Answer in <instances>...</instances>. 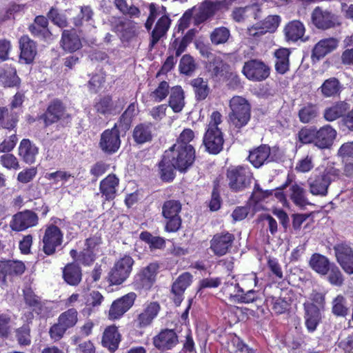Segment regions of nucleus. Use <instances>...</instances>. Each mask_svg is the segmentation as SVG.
<instances>
[{
	"mask_svg": "<svg viewBox=\"0 0 353 353\" xmlns=\"http://www.w3.org/2000/svg\"><path fill=\"white\" fill-rule=\"evenodd\" d=\"M340 174L339 169L327 164L322 171L313 173L307 179L310 192L314 196H327L330 185L339 179Z\"/></svg>",
	"mask_w": 353,
	"mask_h": 353,
	"instance_id": "f257e3e1",
	"label": "nucleus"
},
{
	"mask_svg": "<svg viewBox=\"0 0 353 353\" xmlns=\"http://www.w3.org/2000/svg\"><path fill=\"white\" fill-rule=\"evenodd\" d=\"M222 122V115L218 111H214L210 117L203 136V143L206 151L210 154H217L223 149L224 143L223 134L219 125Z\"/></svg>",
	"mask_w": 353,
	"mask_h": 353,
	"instance_id": "f03ea898",
	"label": "nucleus"
},
{
	"mask_svg": "<svg viewBox=\"0 0 353 353\" xmlns=\"http://www.w3.org/2000/svg\"><path fill=\"white\" fill-rule=\"evenodd\" d=\"M229 106L230 124L237 129L245 126L251 117V106L248 100L240 96H234L230 100Z\"/></svg>",
	"mask_w": 353,
	"mask_h": 353,
	"instance_id": "7ed1b4c3",
	"label": "nucleus"
},
{
	"mask_svg": "<svg viewBox=\"0 0 353 353\" xmlns=\"http://www.w3.org/2000/svg\"><path fill=\"white\" fill-rule=\"evenodd\" d=\"M166 154H169L174 168L181 172H186L195 160V150L193 146L174 144Z\"/></svg>",
	"mask_w": 353,
	"mask_h": 353,
	"instance_id": "20e7f679",
	"label": "nucleus"
},
{
	"mask_svg": "<svg viewBox=\"0 0 353 353\" xmlns=\"http://www.w3.org/2000/svg\"><path fill=\"white\" fill-rule=\"evenodd\" d=\"M226 177L230 188L232 191L240 192L250 185L252 173L248 166H232L228 169Z\"/></svg>",
	"mask_w": 353,
	"mask_h": 353,
	"instance_id": "39448f33",
	"label": "nucleus"
},
{
	"mask_svg": "<svg viewBox=\"0 0 353 353\" xmlns=\"http://www.w3.org/2000/svg\"><path fill=\"white\" fill-rule=\"evenodd\" d=\"M134 263V261L130 255H124L117 260L108 275L110 285L122 284L130 276Z\"/></svg>",
	"mask_w": 353,
	"mask_h": 353,
	"instance_id": "423d86ee",
	"label": "nucleus"
},
{
	"mask_svg": "<svg viewBox=\"0 0 353 353\" xmlns=\"http://www.w3.org/2000/svg\"><path fill=\"white\" fill-rule=\"evenodd\" d=\"M181 203L178 200L170 199L164 202L162 206V215L166 219L165 230L168 232H176L181 226L179 215Z\"/></svg>",
	"mask_w": 353,
	"mask_h": 353,
	"instance_id": "0eeeda50",
	"label": "nucleus"
},
{
	"mask_svg": "<svg viewBox=\"0 0 353 353\" xmlns=\"http://www.w3.org/2000/svg\"><path fill=\"white\" fill-rule=\"evenodd\" d=\"M248 159L255 168H260L264 163L279 161L280 150L278 148H270L266 145H262L250 151Z\"/></svg>",
	"mask_w": 353,
	"mask_h": 353,
	"instance_id": "6e6552de",
	"label": "nucleus"
},
{
	"mask_svg": "<svg viewBox=\"0 0 353 353\" xmlns=\"http://www.w3.org/2000/svg\"><path fill=\"white\" fill-rule=\"evenodd\" d=\"M63 241V234L54 224L47 225L42 238L43 252L48 256L55 253L58 247L61 246Z\"/></svg>",
	"mask_w": 353,
	"mask_h": 353,
	"instance_id": "1a4fd4ad",
	"label": "nucleus"
},
{
	"mask_svg": "<svg viewBox=\"0 0 353 353\" xmlns=\"http://www.w3.org/2000/svg\"><path fill=\"white\" fill-rule=\"evenodd\" d=\"M160 310L161 306L157 301L144 304L143 308L137 312L133 320L134 325L138 329H145L151 326Z\"/></svg>",
	"mask_w": 353,
	"mask_h": 353,
	"instance_id": "9d476101",
	"label": "nucleus"
},
{
	"mask_svg": "<svg viewBox=\"0 0 353 353\" xmlns=\"http://www.w3.org/2000/svg\"><path fill=\"white\" fill-rule=\"evenodd\" d=\"M39 216L31 210H24L14 214L10 221V228L12 231L23 232L39 223Z\"/></svg>",
	"mask_w": 353,
	"mask_h": 353,
	"instance_id": "9b49d317",
	"label": "nucleus"
},
{
	"mask_svg": "<svg viewBox=\"0 0 353 353\" xmlns=\"http://www.w3.org/2000/svg\"><path fill=\"white\" fill-rule=\"evenodd\" d=\"M112 30L119 35L123 41H129L137 34V23L119 17H111L109 19Z\"/></svg>",
	"mask_w": 353,
	"mask_h": 353,
	"instance_id": "f8f14e48",
	"label": "nucleus"
},
{
	"mask_svg": "<svg viewBox=\"0 0 353 353\" xmlns=\"http://www.w3.org/2000/svg\"><path fill=\"white\" fill-rule=\"evenodd\" d=\"M242 72L250 81H262L269 77L270 69L263 61L251 59L245 62Z\"/></svg>",
	"mask_w": 353,
	"mask_h": 353,
	"instance_id": "ddd939ff",
	"label": "nucleus"
},
{
	"mask_svg": "<svg viewBox=\"0 0 353 353\" xmlns=\"http://www.w3.org/2000/svg\"><path fill=\"white\" fill-rule=\"evenodd\" d=\"M99 146L107 154H112L119 150L121 146V139L117 124L111 129H107L101 133Z\"/></svg>",
	"mask_w": 353,
	"mask_h": 353,
	"instance_id": "4468645a",
	"label": "nucleus"
},
{
	"mask_svg": "<svg viewBox=\"0 0 353 353\" xmlns=\"http://www.w3.org/2000/svg\"><path fill=\"white\" fill-rule=\"evenodd\" d=\"M235 236L228 231L214 234L210 241V249L216 256H223L232 248Z\"/></svg>",
	"mask_w": 353,
	"mask_h": 353,
	"instance_id": "2eb2a0df",
	"label": "nucleus"
},
{
	"mask_svg": "<svg viewBox=\"0 0 353 353\" xmlns=\"http://www.w3.org/2000/svg\"><path fill=\"white\" fill-rule=\"evenodd\" d=\"M311 21L312 24L320 30H327L339 24L338 19L334 14L319 6L312 11Z\"/></svg>",
	"mask_w": 353,
	"mask_h": 353,
	"instance_id": "dca6fc26",
	"label": "nucleus"
},
{
	"mask_svg": "<svg viewBox=\"0 0 353 353\" xmlns=\"http://www.w3.org/2000/svg\"><path fill=\"white\" fill-rule=\"evenodd\" d=\"M225 6V1H212L205 0L198 9H194L193 16L194 22L199 25L213 16L217 10L222 9Z\"/></svg>",
	"mask_w": 353,
	"mask_h": 353,
	"instance_id": "f3484780",
	"label": "nucleus"
},
{
	"mask_svg": "<svg viewBox=\"0 0 353 353\" xmlns=\"http://www.w3.org/2000/svg\"><path fill=\"white\" fill-rule=\"evenodd\" d=\"M25 270V265L21 261L0 260V286L6 285L8 277L21 275Z\"/></svg>",
	"mask_w": 353,
	"mask_h": 353,
	"instance_id": "a211bd4d",
	"label": "nucleus"
},
{
	"mask_svg": "<svg viewBox=\"0 0 353 353\" xmlns=\"http://www.w3.org/2000/svg\"><path fill=\"white\" fill-rule=\"evenodd\" d=\"M338 263L343 270L349 274H353V250L345 243L336 244L334 247Z\"/></svg>",
	"mask_w": 353,
	"mask_h": 353,
	"instance_id": "6ab92c4d",
	"label": "nucleus"
},
{
	"mask_svg": "<svg viewBox=\"0 0 353 353\" xmlns=\"http://www.w3.org/2000/svg\"><path fill=\"white\" fill-rule=\"evenodd\" d=\"M65 114L66 108L62 101L59 99H54L48 104L41 118L48 126L64 118Z\"/></svg>",
	"mask_w": 353,
	"mask_h": 353,
	"instance_id": "aec40b11",
	"label": "nucleus"
},
{
	"mask_svg": "<svg viewBox=\"0 0 353 353\" xmlns=\"http://www.w3.org/2000/svg\"><path fill=\"white\" fill-rule=\"evenodd\" d=\"M137 298L134 292H130L114 301L109 310V317L117 319L122 316L134 304Z\"/></svg>",
	"mask_w": 353,
	"mask_h": 353,
	"instance_id": "412c9836",
	"label": "nucleus"
},
{
	"mask_svg": "<svg viewBox=\"0 0 353 353\" xmlns=\"http://www.w3.org/2000/svg\"><path fill=\"white\" fill-rule=\"evenodd\" d=\"M159 268L156 263H150L134 276V285L139 289H150L155 280Z\"/></svg>",
	"mask_w": 353,
	"mask_h": 353,
	"instance_id": "4be33fe9",
	"label": "nucleus"
},
{
	"mask_svg": "<svg viewBox=\"0 0 353 353\" xmlns=\"http://www.w3.org/2000/svg\"><path fill=\"white\" fill-rule=\"evenodd\" d=\"M280 21L279 16L270 15L261 24H256L248 28V34L250 37H259L267 32H273L277 29Z\"/></svg>",
	"mask_w": 353,
	"mask_h": 353,
	"instance_id": "5701e85b",
	"label": "nucleus"
},
{
	"mask_svg": "<svg viewBox=\"0 0 353 353\" xmlns=\"http://www.w3.org/2000/svg\"><path fill=\"white\" fill-rule=\"evenodd\" d=\"M179 342L178 336L173 330H162L157 335L153 337L154 346L159 350H169L174 347Z\"/></svg>",
	"mask_w": 353,
	"mask_h": 353,
	"instance_id": "b1692460",
	"label": "nucleus"
},
{
	"mask_svg": "<svg viewBox=\"0 0 353 353\" xmlns=\"http://www.w3.org/2000/svg\"><path fill=\"white\" fill-rule=\"evenodd\" d=\"M315 146L320 149L329 148L336 139L337 132L330 125H325L319 130L316 128Z\"/></svg>",
	"mask_w": 353,
	"mask_h": 353,
	"instance_id": "393cba45",
	"label": "nucleus"
},
{
	"mask_svg": "<svg viewBox=\"0 0 353 353\" xmlns=\"http://www.w3.org/2000/svg\"><path fill=\"white\" fill-rule=\"evenodd\" d=\"M192 282V275L189 272L181 274L173 283L172 293L176 305H179L183 299V294Z\"/></svg>",
	"mask_w": 353,
	"mask_h": 353,
	"instance_id": "a878e982",
	"label": "nucleus"
},
{
	"mask_svg": "<svg viewBox=\"0 0 353 353\" xmlns=\"http://www.w3.org/2000/svg\"><path fill=\"white\" fill-rule=\"evenodd\" d=\"M162 11L164 14L159 19L151 33V39L149 45L150 48H154L160 39L166 34L171 24V19L165 14L166 9L163 6L162 7Z\"/></svg>",
	"mask_w": 353,
	"mask_h": 353,
	"instance_id": "bb28decb",
	"label": "nucleus"
},
{
	"mask_svg": "<svg viewBox=\"0 0 353 353\" xmlns=\"http://www.w3.org/2000/svg\"><path fill=\"white\" fill-rule=\"evenodd\" d=\"M119 179L115 174H109L99 184V192L105 201L113 200L117 195Z\"/></svg>",
	"mask_w": 353,
	"mask_h": 353,
	"instance_id": "cd10ccee",
	"label": "nucleus"
},
{
	"mask_svg": "<svg viewBox=\"0 0 353 353\" xmlns=\"http://www.w3.org/2000/svg\"><path fill=\"white\" fill-rule=\"evenodd\" d=\"M305 325L310 333L314 332L320 324L322 315L319 308L314 303L304 305Z\"/></svg>",
	"mask_w": 353,
	"mask_h": 353,
	"instance_id": "c85d7f7f",
	"label": "nucleus"
},
{
	"mask_svg": "<svg viewBox=\"0 0 353 353\" xmlns=\"http://www.w3.org/2000/svg\"><path fill=\"white\" fill-rule=\"evenodd\" d=\"M121 336L115 325L107 327L102 336L101 344L111 353L114 352L119 347Z\"/></svg>",
	"mask_w": 353,
	"mask_h": 353,
	"instance_id": "c756f323",
	"label": "nucleus"
},
{
	"mask_svg": "<svg viewBox=\"0 0 353 353\" xmlns=\"http://www.w3.org/2000/svg\"><path fill=\"white\" fill-rule=\"evenodd\" d=\"M20 59L26 63H31L37 55V44L28 35L19 39Z\"/></svg>",
	"mask_w": 353,
	"mask_h": 353,
	"instance_id": "7c9ffc66",
	"label": "nucleus"
},
{
	"mask_svg": "<svg viewBox=\"0 0 353 353\" xmlns=\"http://www.w3.org/2000/svg\"><path fill=\"white\" fill-rule=\"evenodd\" d=\"M61 48L66 52H73L81 48V41L74 29L64 30L60 41Z\"/></svg>",
	"mask_w": 353,
	"mask_h": 353,
	"instance_id": "2f4dec72",
	"label": "nucleus"
},
{
	"mask_svg": "<svg viewBox=\"0 0 353 353\" xmlns=\"http://www.w3.org/2000/svg\"><path fill=\"white\" fill-rule=\"evenodd\" d=\"M338 46L337 40L334 38H327L320 40L314 47L312 53L313 61H319L325 55L332 52Z\"/></svg>",
	"mask_w": 353,
	"mask_h": 353,
	"instance_id": "473e14b6",
	"label": "nucleus"
},
{
	"mask_svg": "<svg viewBox=\"0 0 353 353\" xmlns=\"http://www.w3.org/2000/svg\"><path fill=\"white\" fill-rule=\"evenodd\" d=\"M39 148L29 139H23L19 147V154L24 162L32 164L35 162Z\"/></svg>",
	"mask_w": 353,
	"mask_h": 353,
	"instance_id": "72a5a7b5",
	"label": "nucleus"
},
{
	"mask_svg": "<svg viewBox=\"0 0 353 353\" xmlns=\"http://www.w3.org/2000/svg\"><path fill=\"white\" fill-rule=\"evenodd\" d=\"M350 109V105L345 101H337L327 107L323 112V118L328 122H332L343 117Z\"/></svg>",
	"mask_w": 353,
	"mask_h": 353,
	"instance_id": "f704fd0d",
	"label": "nucleus"
},
{
	"mask_svg": "<svg viewBox=\"0 0 353 353\" xmlns=\"http://www.w3.org/2000/svg\"><path fill=\"white\" fill-rule=\"evenodd\" d=\"M343 85L336 77H330L323 81L318 90L325 98L335 97L340 95Z\"/></svg>",
	"mask_w": 353,
	"mask_h": 353,
	"instance_id": "c9c22d12",
	"label": "nucleus"
},
{
	"mask_svg": "<svg viewBox=\"0 0 353 353\" xmlns=\"http://www.w3.org/2000/svg\"><path fill=\"white\" fill-rule=\"evenodd\" d=\"M305 30V26L302 22L298 20L292 21L284 28L285 39L288 41L296 42L302 39Z\"/></svg>",
	"mask_w": 353,
	"mask_h": 353,
	"instance_id": "e433bc0d",
	"label": "nucleus"
},
{
	"mask_svg": "<svg viewBox=\"0 0 353 353\" xmlns=\"http://www.w3.org/2000/svg\"><path fill=\"white\" fill-rule=\"evenodd\" d=\"M309 264L314 271L323 276L326 275L330 269L329 259L326 256L318 253L312 255Z\"/></svg>",
	"mask_w": 353,
	"mask_h": 353,
	"instance_id": "4c0bfd02",
	"label": "nucleus"
},
{
	"mask_svg": "<svg viewBox=\"0 0 353 353\" xmlns=\"http://www.w3.org/2000/svg\"><path fill=\"white\" fill-rule=\"evenodd\" d=\"M81 270L75 263H68L63 270V278L70 285H77L81 281Z\"/></svg>",
	"mask_w": 353,
	"mask_h": 353,
	"instance_id": "58836bf2",
	"label": "nucleus"
},
{
	"mask_svg": "<svg viewBox=\"0 0 353 353\" xmlns=\"http://www.w3.org/2000/svg\"><path fill=\"white\" fill-rule=\"evenodd\" d=\"M289 197L299 207H304L309 204L304 188L297 183L292 184L289 188Z\"/></svg>",
	"mask_w": 353,
	"mask_h": 353,
	"instance_id": "ea45409f",
	"label": "nucleus"
},
{
	"mask_svg": "<svg viewBox=\"0 0 353 353\" xmlns=\"http://www.w3.org/2000/svg\"><path fill=\"white\" fill-rule=\"evenodd\" d=\"M290 51L288 48H279L274 52L275 70L283 74L289 70Z\"/></svg>",
	"mask_w": 353,
	"mask_h": 353,
	"instance_id": "a19ab883",
	"label": "nucleus"
},
{
	"mask_svg": "<svg viewBox=\"0 0 353 353\" xmlns=\"http://www.w3.org/2000/svg\"><path fill=\"white\" fill-rule=\"evenodd\" d=\"M184 92L181 86H174L170 90L169 106L174 112H180L185 105Z\"/></svg>",
	"mask_w": 353,
	"mask_h": 353,
	"instance_id": "79ce46f5",
	"label": "nucleus"
},
{
	"mask_svg": "<svg viewBox=\"0 0 353 353\" xmlns=\"http://www.w3.org/2000/svg\"><path fill=\"white\" fill-rule=\"evenodd\" d=\"M159 174L163 181L170 182L174 178L173 164L171 163L169 154H165L159 163Z\"/></svg>",
	"mask_w": 353,
	"mask_h": 353,
	"instance_id": "37998d69",
	"label": "nucleus"
},
{
	"mask_svg": "<svg viewBox=\"0 0 353 353\" xmlns=\"http://www.w3.org/2000/svg\"><path fill=\"white\" fill-rule=\"evenodd\" d=\"M97 112L103 115L114 114L119 111L117 110V105L112 101L110 96L101 97L94 104Z\"/></svg>",
	"mask_w": 353,
	"mask_h": 353,
	"instance_id": "c03bdc74",
	"label": "nucleus"
},
{
	"mask_svg": "<svg viewBox=\"0 0 353 353\" xmlns=\"http://www.w3.org/2000/svg\"><path fill=\"white\" fill-rule=\"evenodd\" d=\"M18 121L17 114L7 107H0V127L13 129Z\"/></svg>",
	"mask_w": 353,
	"mask_h": 353,
	"instance_id": "a18cd8bd",
	"label": "nucleus"
},
{
	"mask_svg": "<svg viewBox=\"0 0 353 353\" xmlns=\"http://www.w3.org/2000/svg\"><path fill=\"white\" fill-rule=\"evenodd\" d=\"M133 139L137 143L143 144L152 140L151 125L145 123L137 125L133 130Z\"/></svg>",
	"mask_w": 353,
	"mask_h": 353,
	"instance_id": "49530a36",
	"label": "nucleus"
},
{
	"mask_svg": "<svg viewBox=\"0 0 353 353\" xmlns=\"http://www.w3.org/2000/svg\"><path fill=\"white\" fill-rule=\"evenodd\" d=\"M299 118L301 123H308L314 121L319 115V108L316 105L308 103L299 110Z\"/></svg>",
	"mask_w": 353,
	"mask_h": 353,
	"instance_id": "de8ad7c7",
	"label": "nucleus"
},
{
	"mask_svg": "<svg viewBox=\"0 0 353 353\" xmlns=\"http://www.w3.org/2000/svg\"><path fill=\"white\" fill-rule=\"evenodd\" d=\"M267 305L276 314H281L288 310L290 303L289 300L282 297L268 296L265 299Z\"/></svg>",
	"mask_w": 353,
	"mask_h": 353,
	"instance_id": "09e8293b",
	"label": "nucleus"
},
{
	"mask_svg": "<svg viewBox=\"0 0 353 353\" xmlns=\"http://www.w3.org/2000/svg\"><path fill=\"white\" fill-rule=\"evenodd\" d=\"M191 85L193 87L195 97L198 101L204 100L210 92L207 81L203 78H196L192 80Z\"/></svg>",
	"mask_w": 353,
	"mask_h": 353,
	"instance_id": "8fccbe9b",
	"label": "nucleus"
},
{
	"mask_svg": "<svg viewBox=\"0 0 353 353\" xmlns=\"http://www.w3.org/2000/svg\"><path fill=\"white\" fill-rule=\"evenodd\" d=\"M234 287L237 292L235 296L237 297L239 302L250 303L258 299L259 292L257 291L251 289L245 292L244 289L238 283H234Z\"/></svg>",
	"mask_w": 353,
	"mask_h": 353,
	"instance_id": "3c124183",
	"label": "nucleus"
},
{
	"mask_svg": "<svg viewBox=\"0 0 353 353\" xmlns=\"http://www.w3.org/2000/svg\"><path fill=\"white\" fill-rule=\"evenodd\" d=\"M58 321L67 330L74 327L78 321V312L76 309L70 308L61 313Z\"/></svg>",
	"mask_w": 353,
	"mask_h": 353,
	"instance_id": "603ef678",
	"label": "nucleus"
},
{
	"mask_svg": "<svg viewBox=\"0 0 353 353\" xmlns=\"http://www.w3.org/2000/svg\"><path fill=\"white\" fill-rule=\"evenodd\" d=\"M140 239L147 243L151 249H163L165 246V239L160 236H154L148 232H142Z\"/></svg>",
	"mask_w": 353,
	"mask_h": 353,
	"instance_id": "864d4df0",
	"label": "nucleus"
},
{
	"mask_svg": "<svg viewBox=\"0 0 353 353\" xmlns=\"http://www.w3.org/2000/svg\"><path fill=\"white\" fill-rule=\"evenodd\" d=\"M15 337L20 346H28L31 343L30 328L24 324L15 330Z\"/></svg>",
	"mask_w": 353,
	"mask_h": 353,
	"instance_id": "5fc2aeb1",
	"label": "nucleus"
},
{
	"mask_svg": "<svg viewBox=\"0 0 353 353\" xmlns=\"http://www.w3.org/2000/svg\"><path fill=\"white\" fill-rule=\"evenodd\" d=\"M230 36V30L225 27L215 28L210 34V40L214 45L225 43Z\"/></svg>",
	"mask_w": 353,
	"mask_h": 353,
	"instance_id": "6e6d98bb",
	"label": "nucleus"
},
{
	"mask_svg": "<svg viewBox=\"0 0 353 353\" xmlns=\"http://www.w3.org/2000/svg\"><path fill=\"white\" fill-rule=\"evenodd\" d=\"M0 80L6 87H14L19 83V78L14 68H10L0 75Z\"/></svg>",
	"mask_w": 353,
	"mask_h": 353,
	"instance_id": "4d7b16f0",
	"label": "nucleus"
},
{
	"mask_svg": "<svg viewBox=\"0 0 353 353\" xmlns=\"http://www.w3.org/2000/svg\"><path fill=\"white\" fill-rule=\"evenodd\" d=\"M114 5L125 15H128L130 17H139L140 16V10L133 5L129 6L125 0H114Z\"/></svg>",
	"mask_w": 353,
	"mask_h": 353,
	"instance_id": "13d9d810",
	"label": "nucleus"
},
{
	"mask_svg": "<svg viewBox=\"0 0 353 353\" xmlns=\"http://www.w3.org/2000/svg\"><path fill=\"white\" fill-rule=\"evenodd\" d=\"M332 313L337 316H345L348 313L346 299L342 295H338L332 301Z\"/></svg>",
	"mask_w": 353,
	"mask_h": 353,
	"instance_id": "bf43d9fd",
	"label": "nucleus"
},
{
	"mask_svg": "<svg viewBox=\"0 0 353 353\" xmlns=\"http://www.w3.org/2000/svg\"><path fill=\"white\" fill-rule=\"evenodd\" d=\"M179 68L181 73L191 75L196 69L193 57L190 54L183 55L180 60Z\"/></svg>",
	"mask_w": 353,
	"mask_h": 353,
	"instance_id": "052dcab7",
	"label": "nucleus"
},
{
	"mask_svg": "<svg viewBox=\"0 0 353 353\" xmlns=\"http://www.w3.org/2000/svg\"><path fill=\"white\" fill-rule=\"evenodd\" d=\"M316 128L304 127L298 132V140L303 144L314 143L315 145Z\"/></svg>",
	"mask_w": 353,
	"mask_h": 353,
	"instance_id": "680f3d73",
	"label": "nucleus"
},
{
	"mask_svg": "<svg viewBox=\"0 0 353 353\" xmlns=\"http://www.w3.org/2000/svg\"><path fill=\"white\" fill-rule=\"evenodd\" d=\"M169 88L170 86L168 83L163 81L159 84L157 88L153 92H152L150 94V97L155 102H161L168 95Z\"/></svg>",
	"mask_w": 353,
	"mask_h": 353,
	"instance_id": "e2e57ef3",
	"label": "nucleus"
},
{
	"mask_svg": "<svg viewBox=\"0 0 353 353\" xmlns=\"http://www.w3.org/2000/svg\"><path fill=\"white\" fill-rule=\"evenodd\" d=\"M23 297L26 305L33 309H40L41 307V299L35 294L30 288L23 290Z\"/></svg>",
	"mask_w": 353,
	"mask_h": 353,
	"instance_id": "0e129e2a",
	"label": "nucleus"
},
{
	"mask_svg": "<svg viewBox=\"0 0 353 353\" xmlns=\"http://www.w3.org/2000/svg\"><path fill=\"white\" fill-rule=\"evenodd\" d=\"M256 6L254 5L248 6L243 8H236L232 12V17L237 22L243 21L245 18L254 13Z\"/></svg>",
	"mask_w": 353,
	"mask_h": 353,
	"instance_id": "69168bd1",
	"label": "nucleus"
},
{
	"mask_svg": "<svg viewBox=\"0 0 353 353\" xmlns=\"http://www.w3.org/2000/svg\"><path fill=\"white\" fill-rule=\"evenodd\" d=\"M188 46V43L187 41H183L182 39L176 38L174 41L170 42L168 48V53H172L179 57L185 51Z\"/></svg>",
	"mask_w": 353,
	"mask_h": 353,
	"instance_id": "338daca9",
	"label": "nucleus"
},
{
	"mask_svg": "<svg viewBox=\"0 0 353 353\" xmlns=\"http://www.w3.org/2000/svg\"><path fill=\"white\" fill-rule=\"evenodd\" d=\"M48 17L54 24L60 28L66 27L68 25L65 16L59 13L58 10L54 8H52L48 12Z\"/></svg>",
	"mask_w": 353,
	"mask_h": 353,
	"instance_id": "774afa93",
	"label": "nucleus"
}]
</instances>
